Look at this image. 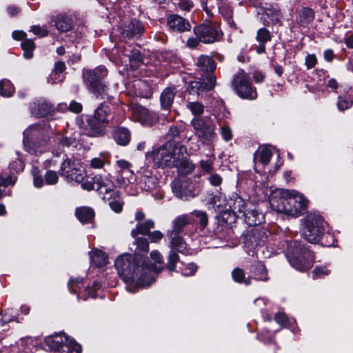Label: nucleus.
<instances>
[{
    "mask_svg": "<svg viewBox=\"0 0 353 353\" xmlns=\"http://www.w3.org/2000/svg\"><path fill=\"white\" fill-rule=\"evenodd\" d=\"M114 265L125 283H134L137 287L142 288L150 286L162 270L156 265H148L145 259L139 254H121L117 258Z\"/></svg>",
    "mask_w": 353,
    "mask_h": 353,
    "instance_id": "1",
    "label": "nucleus"
},
{
    "mask_svg": "<svg viewBox=\"0 0 353 353\" xmlns=\"http://www.w3.org/2000/svg\"><path fill=\"white\" fill-rule=\"evenodd\" d=\"M154 163L161 168H176L185 174L192 172L194 164L188 159L187 148L179 143L167 141L148 154Z\"/></svg>",
    "mask_w": 353,
    "mask_h": 353,
    "instance_id": "2",
    "label": "nucleus"
},
{
    "mask_svg": "<svg viewBox=\"0 0 353 353\" xmlns=\"http://www.w3.org/2000/svg\"><path fill=\"white\" fill-rule=\"evenodd\" d=\"M270 203L275 211L296 217L306 209L308 201L296 190H281L273 194Z\"/></svg>",
    "mask_w": 353,
    "mask_h": 353,
    "instance_id": "3",
    "label": "nucleus"
},
{
    "mask_svg": "<svg viewBox=\"0 0 353 353\" xmlns=\"http://www.w3.org/2000/svg\"><path fill=\"white\" fill-rule=\"evenodd\" d=\"M49 130L45 125L34 124L30 125L23 132V145L25 150L37 155L46 150L50 140Z\"/></svg>",
    "mask_w": 353,
    "mask_h": 353,
    "instance_id": "4",
    "label": "nucleus"
},
{
    "mask_svg": "<svg viewBox=\"0 0 353 353\" xmlns=\"http://www.w3.org/2000/svg\"><path fill=\"white\" fill-rule=\"evenodd\" d=\"M287 257L291 265L299 271H305L313 264V254L296 241L290 243Z\"/></svg>",
    "mask_w": 353,
    "mask_h": 353,
    "instance_id": "5",
    "label": "nucleus"
},
{
    "mask_svg": "<svg viewBox=\"0 0 353 353\" xmlns=\"http://www.w3.org/2000/svg\"><path fill=\"white\" fill-rule=\"evenodd\" d=\"M325 225L320 215L315 213L308 214L305 218L303 237L311 243H316L325 232Z\"/></svg>",
    "mask_w": 353,
    "mask_h": 353,
    "instance_id": "6",
    "label": "nucleus"
},
{
    "mask_svg": "<svg viewBox=\"0 0 353 353\" xmlns=\"http://www.w3.org/2000/svg\"><path fill=\"white\" fill-rule=\"evenodd\" d=\"M190 125L194 134L203 144H210L216 138L215 125L208 117H195Z\"/></svg>",
    "mask_w": 353,
    "mask_h": 353,
    "instance_id": "7",
    "label": "nucleus"
},
{
    "mask_svg": "<svg viewBox=\"0 0 353 353\" xmlns=\"http://www.w3.org/2000/svg\"><path fill=\"white\" fill-rule=\"evenodd\" d=\"M107 70L104 66H99L94 70H88L83 72V78L88 88L97 95H107V86L101 80L106 77Z\"/></svg>",
    "mask_w": 353,
    "mask_h": 353,
    "instance_id": "8",
    "label": "nucleus"
},
{
    "mask_svg": "<svg viewBox=\"0 0 353 353\" xmlns=\"http://www.w3.org/2000/svg\"><path fill=\"white\" fill-rule=\"evenodd\" d=\"M46 343L51 349L59 350L61 353H81V346L64 334L48 336Z\"/></svg>",
    "mask_w": 353,
    "mask_h": 353,
    "instance_id": "9",
    "label": "nucleus"
},
{
    "mask_svg": "<svg viewBox=\"0 0 353 353\" xmlns=\"http://www.w3.org/2000/svg\"><path fill=\"white\" fill-rule=\"evenodd\" d=\"M232 85L241 97L248 99H254L256 98V91L252 88L248 74L243 70H239L235 74Z\"/></svg>",
    "mask_w": 353,
    "mask_h": 353,
    "instance_id": "10",
    "label": "nucleus"
},
{
    "mask_svg": "<svg viewBox=\"0 0 353 353\" xmlns=\"http://www.w3.org/2000/svg\"><path fill=\"white\" fill-rule=\"evenodd\" d=\"M61 174L68 180L81 183L85 176V171L74 160L66 159L61 165Z\"/></svg>",
    "mask_w": 353,
    "mask_h": 353,
    "instance_id": "11",
    "label": "nucleus"
},
{
    "mask_svg": "<svg viewBox=\"0 0 353 353\" xmlns=\"http://www.w3.org/2000/svg\"><path fill=\"white\" fill-rule=\"evenodd\" d=\"M194 33L201 42L212 43L219 41L221 33L218 28L212 25H200L194 28Z\"/></svg>",
    "mask_w": 353,
    "mask_h": 353,
    "instance_id": "12",
    "label": "nucleus"
},
{
    "mask_svg": "<svg viewBox=\"0 0 353 353\" xmlns=\"http://www.w3.org/2000/svg\"><path fill=\"white\" fill-rule=\"evenodd\" d=\"M174 195L183 200H189L194 196L193 185L191 181L187 178H176L171 183Z\"/></svg>",
    "mask_w": 353,
    "mask_h": 353,
    "instance_id": "13",
    "label": "nucleus"
},
{
    "mask_svg": "<svg viewBox=\"0 0 353 353\" xmlns=\"http://www.w3.org/2000/svg\"><path fill=\"white\" fill-rule=\"evenodd\" d=\"M268 232L261 227L254 228L248 232L245 236V245L254 249L263 245L268 239Z\"/></svg>",
    "mask_w": 353,
    "mask_h": 353,
    "instance_id": "14",
    "label": "nucleus"
},
{
    "mask_svg": "<svg viewBox=\"0 0 353 353\" xmlns=\"http://www.w3.org/2000/svg\"><path fill=\"white\" fill-rule=\"evenodd\" d=\"M216 78L213 74H209L203 82L193 81L190 82L187 91L190 95H199L205 91L210 90L215 86Z\"/></svg>",
    "mask_w": 353,
    "mask_h": 353,
    "instance_id": "15",
    "label": "nucleus"
},
{
    "mask_svg": "<svg viewBox=\"0 0 353 353\" xmlns=\"http://www.w3.org/2000/svg\"><path fill=\"white\" fill-rule=\"evenodd\" d=\"M273 148L268 145L260 146L254 154V170L261 172L262 168L268 165L273 154Z\"/></svg>",
    "mask_w": 353,
    "mask_h": 353,
    "instance_id": "16",
    "label": "nucleus"
},
{
    "mask_svg": "<svg viewBox=\"0 0 353 353\" xmlns=\"http://www.w3.org/2000/svg\"><path fill=\"white\" fill-rule=\"evenodd\" d=\"M132 112L134 119L143 125L150 126L158 121L156 114L150 112L148 110L142 106L134 107Z\"/></svg>",
    "mask_w": 353,
    "mask_h": 353,
    "instance_id": "17",
    "label": "nucleus"
},
{
    "mask_svg": "<svg viewBox=\"0 0 353 353\" xmlns=\"http://www.w3.org/2000/svg\"><path fill=\"white\" fill-rule=\"evenodd\" d=\"M227 208L225 210L230 211L237 218H242V216H245V203L236 194H232L228 199Z\"/></svg>",
    "mask_w": 353,
    "mask_h": 353,
    "instance_id": "18",
    "label": "nucleus"
},
{
    "mask_svg": "<svg viewBox=\"0 0 353 353\" xmlns=\"http://www.w3.org/2000/svg\"><path fill=\"white\" fill-rule=\"evenodd\" d=\"M105 124L96 118L89 117L83 128V133L88 137H97L105 134Z\"/></svg>",
    "mask_w": 353,
    "mask_h": 353,
    "instance_id": "19",
    "label": "nucleus"
},
{
    "mask_svg": "<svg viewBox=\"0 0 353 353\" xmlns=\"http://www.w3.org/2000/svg\"><path fill=\"white\" fill-rule=\"evenodd\" d=\"M93 181L96 185V189L101 194H107L113 192L112 194H116L114 192V185L112 181L108 175H96Z\"/></svg>",
    "mask_w": 353,
    "mask_h": 353,
    "instance_id": "20",
    "label": "nucleus"
},
{
    "mask_svg": "<svg viewBox=\"0 0 353 353\" xmlns=\"http://www.w3.org/2000/svg\"><path fill=\"white\" fill-rule=\"evenodd\" d=\"M251 205L248 209L245 211V216H242L244 218L245 221L250 226L258 225L264 221V215L262 212H259L252 208Z\"/></svg>",
    "mask_w": 353,
    "mask_h": 353,
    "instance_id": "21",
    "label": "nucleus"
},
{
    "mask_svg": "<svg viewBox=\"0 0 353 353\" xmlns=\"http://www.w3.org/2000/svg\"><path fill=\"white\" fill-rule=\"evenodd\" d=\"M168 25L174 31L183 32L190 28V24L183 17L179 15H171L168 19Z\"/></svg>",
    "mask_w": 353,
    "mask_h": 353,
    "instance_id": "22",
    "label": "nucleus"
},
{
    "mask_svg": "<svg viewBox=\"0 0 353 353\" xmlns=\"http://www.w3.org/2000/svg\"><path fill=\"white\" fill-rule=\"evenodd\" d=\"M157 183V177L152 175L150 171H145L141 174L138 181L141 188L147 191L154 189Z\"/></svg>",
    "mask_w": 353,
    "mask_h": 353,
    "instance_id": "23",
    "label": "nucleus"
},
{
    "mask_svg": "<svg viewBox=\"0 0 353 353\" xmlns=\"http://www.w3.org/2000/svg\"><path fill=\"white\" fill-rule=\"evenodd\" d=\"M196 66L199 70L203 72L211 73L215 70L216 63L210 57L207 55H201L198 58Z\"/></svg>",
    "mask_w": 353,
    "mask_h": 353,
    "instance_id": "24",
    "label": "nucleus"
},
{
    "mask_svg": "<svg viewBox=\"0 0 353 353\" xmlns=\"http://www.w3.org/2000/svg\"><path fill=\"white\" fill-rule=\"evenodd\" d=\"M75 214L82 223H91L94 218V212L93 210L89 207L77 208L75 211Z\"/></svg>",
    "mask_w": 353,
    "mask_h": 353,
    "instance_id": "25",
    "label": "nucleus"
},
{
    "mask_svg": "<svg viewBox=\"0 0 353 353\" xmlns=\"http://www.w3.org/2000/svg\"><path fill=\"white\" fill-rule=\"evenodd\" d=\"M113 138L116 143L121 145H126L130 140V133L125 128H118L113 131Z\"/></svg>",
    "mask_w": 353,
    "mask_h": 353,
    "instance_id": "26",
    "label": "nucleus"
},
{
    "mask_svg": "<svg viewBox=\"0 0 353 353\" xmlns=\"http://www.w3.org/2000/svg\"><path fill=\"white\" fill-rule=\"evenodd\" d=\"M90 257L92 264L97 267H102L105 265L107 264L108 261V255L98 249L93 250L90 253Z\"/></svg>",
    "mask_w": 353,
    "mask_h": 353,
    "instance_id": "27",
    "label": "nucleus"
},
{
    "mask_svg": "<svg viewBox=\"0 0 353 353\" xmlns=\"http://www.w3.org/2000/svg\"><path fill=\"white\" fill-rule=\"evenodd\" d=\"M109 165V154L101 152L99 156L93 157L89 162V167L92 169H101L105 165Z\"/></svg>",
    "mask_w": 353,
    "mask_h": 353,
    "instance_id": "28",
    "label": "nucleus"
},
{
    "mask_svg": "<svg viewBox=\"0 0 353 353\" xmlns=\"http://www.w3.org/2000/svg\"><path fill=\"white\" fill-rule=\"evenodd\" d=\"M168 236L171 239V245L174 249L182 253H184L186 251L187 244L182 238L179 236V234H176L174 232H169Z\"/></svg>",
    "mask_w": 353,
    "mask_h": 353,
    "instance_id": "29",
    "label": "nucleus"
},
{
    "mask_svg": "<svg viewBox=\"0 0 353 353\" xmlns=\"http://www.w3.org/2000/svg\"><path fill=\"white\" fill-rule=\"evenodd\" d=\"M154 227V223L152 220H148L143 223H139L137 225L136 228L131 231V235L135 237L139 234H150V230Z\"/></svg>",
    "mask_w": 353,
    "mask_h": 353,
    "instance_id": "30",
    "label": "nucleus"
},
{
    "mask_svg": "<svg viewBox=\"0 0 353 353\" xmlns=\"http://www.w3.org/2000/svg\"><path fill=\"white\" fill-rule=\"evenodd\" d=\"M175 97V92L170 88H165L161 95V105L164 109H168L170 108L174 98Z\"/></svg>",
    "mask_w": 353,
    "mask_h": 353,
    "instance_id": "31",
    "label": "nucleus"
},
{
    "mask_svg": "<svg viewBox=\"0 0 353 353\" xmlns=\"http://www.w3.org/2000/svg\"><path fill=\"white\" fill-rule=\"evenodd\" d=\"M110 113V108L108 105L101 104L94 111L92 118H96L99 122H102L104 124L108 123V116Z\"/></svg>",
    "mask_w": 353,
    "mask_h": 353,
    "instance_id": "32",
    "label": "nucleus"
},
{
    "mask_svg": "<svg viewBox=\"0 0 353 353\" xmlns=\"http://www.w3.org/2000/svg\"><path fill=\"white\" fill-rule=\"evenodd\" d=\"M116 165H117V168H119V170H118L119 172H123L126 170L130 174V175H131L129 179H128V183H132L134 181H137V179L134 177V173L133 170H132V169H131L132 164L130 162H128L124 159H120V160H117L116 161Z\"/></svg>",
    "mask_w": 353,
    "mask_h": 353,
    "instance_id": "33",
    "label": "nucleus"
},
{
    "mask_svg": "<svg viewBox=\"0 0 353 353\" xmlns=\"http://www.w3.org/2000/svg\"><path fill=\"white\" fill-rule=\"evenodd\" d=\"M57 29L60 32H67L72 27V19L67 17H59L55 21Z\"/></svg>",
    "mask_w": 353,
    "mask_h": 353,
    "instance_id": "34",
    "label": "nucleus"
},
{
    "mask_svg": "<svg viewBox=\"0 0 353 353\" xmlns=\"http://www.w3.org/2000/svg\"><path fill=\"white\" fill-rule=\"evenodd\" d=\"M51 108L52 106L49 103L43 101L37 106L32 108V113L38 117H45L50 112Z\"/></svg>",
    "mask_w": 353,
    "mask_h": 353,
    "instance_id": "35",
    "label": "nucleus"
},
{
    "mask_svg": "<svg viewBox=\"0 0 353 353\" xmlns=\"http://www.w3.org/2000/svg\"><path fill=\"white\" fill-rule=\"evenodd\" d=\"M189 223L190 219L187 215H181L174 220L173 230L171 232H174L176 234H179Z\"/></svg>",
    "mask_w": 353,
    "mask_h": 353,
    "instance_id": "36",
    "label": "nucleus"
},
{
    "mask_svg": "<svg viewBox=\"0 0 353 353\" xmlns=\"http://www.w3.org/2000/svg\"><path fill=\"white\" fill-rule=\"evenodd\" d=\"M186 108L195 117L201 115L203 113L205 109V106L201 102L190 101L189 100L186 103Z\"/></svg>",
    "mask_w": 353,
    "mask_h": 353,
    "instance_id": "37",
    "label": "nucleus"
},
{
    "mask_svg": "<svg viewBox=\"0 0 353 353\" xmlns=\"http://www.w3.org/2000/svg\"><path fill=\"white\" fill-rule=\"evenodd\" d=\"M299 20L300 23L303 26L307 25L314 19V12L309 8H303L299 12Z\"/></svg>",
    "mask_w": 353,
    "mask_h": 353,
    "instance_id": "38",
    "label": "nucleus"
},
{
    "mask_svg": "<svg viewBox=\"0 0 353 353\" xmlns=\"http://www.w3.org/2000/svg\"><path fill=\"white\" fill-rule=\"evenodd\" d=\"M21 48L23 50V56L26 59H29L33 57L32 52L35 48V45L32 39H25L21 43Z\"/></svg>",
    "mask_w": 353,
    "mask_h": 353,
    "instance_id": "39",
    "label": "nucleus"
},
{
    "mask_svg": "<svg viewBox=\"0 0 353 353\" xmlns=\"http://www.w3.org/2000/svg\"><path fill=\"white\" fill-rule=\"evenodd\" d=\"M14 92L13 85L9 80L5 79L0 81V92L3 97H11Z\"/></svg>",
    "mask_w": 353,
    "mask_h": 353,
    "instance_id": "40",
    "label": "nucleus"
},
{
    "mask_svg": "<svg viewBox=\"0 0 353 353\" xmlns=\"http://www.w3.org/2000/svg\"><path fill=\"white\" fill-rule=\"evenodd\" d=\"M227 200L224 195L221 193L218 195L213 196L210 198V202L215 205L219 209H228L227 208Z\"/></svg>",
    "mask_w": 353,
    "mask_h": 353,
    "instance_id": "41",
    "label": "nucleus"
},
{
    "mask_svg": "<svg viewBox=\"0 0 353 353\" xmlns=\"http://www.w3.org/2000/svg\"><path fill=\"white\" fill-rule=\"evenodd\" d=\"M197 265L193 263H182L180 268L181 272L183 276H190L194 274L197 270Z\"/></svg>",
    "mask_w": 353,
    "mask_h": 353,
    "instance_id": "42",
    "label": "nucleus"
},
{
    "mask_svg": "<svg viewBox=\"0 0 353 353\" xmlns=\"http://www.w3.org/2000/svg\"><path fill=\"white\" fill-rule=\"evenodd\" d=\"M254 274L256 277V279L266 281L268 280V277L267 275V270L265 265L261 263H259L255 268Z\"/></svg>",
    "mask_w": 353,
    "mask_h": 353,
    "instance_id": "43",
    "label": "nucleus"
},
{
    "mask_svg": "<svg viewBox=\"0 0 353 353\" xmlns=\"http://www.w3.org/2000/svg\"><path fill=\"white\" fill-rule=\"evenodd\" d=\"M233 279L239 283H243L245 285H249L250 281L249 279H245L243 271L240 268H235L232 272Z\"/></svg>",
    "mask_w": 353,
    "mask_h": 353,
    "instance_id": "44",
    "label": "nucleus"
},
{
    "mask_svg": "<svg viewBox=\"0 0 353 353\" xmlns=\"http://www.w3.org/2000/svg\"><path fill=\"white\" fill-rule=\"evenodd\" d=\"M352 104L353 101L350 98L340 97L339 98L337 106L339 110L343 111L350 108Z\"/></svg>",
    "mask_w": 353,
    "mask_h": 353,
    "instance_id": "45",
    "label": "nucleus"
},
{
    "mask_svg": "<svg viewBox=\"0 0 353 353\" xmlns=\"http://www.w3.org/2000/svg\"><path fill=\"white\" fill-rule=\"evenodd\" d=\"M45 180L48 185H54L58 182L59 176L55 171L48 170L45 174Z\"/></svg>",
    "mask_w": 353,
    "mask_h": 353,
    "instance_id": "46",
    "label": "nucleus"
},
{
    "mask_svg": "<svg viewBox=\"0 0 353 353\" xmlns=\"http://www.w3.org/2000/svg\"><path fill=\"white\" fill-rule=\"evenodd\" d=\"M193 214L199 219V223L201 228H204L208 222L207 214L203 211H194Z\"/></svg>",
    "mask_w": 353,
    "mask_h": 353,
    "instance_id": "47",
    "label": "nucleus"
},
{
    "mask_svg": "<svg viewBox=\"0 0 353 353\" xmlns=\"http://www.w3.org/2000/svg\"><path fill=\"white\" fill-rule=\"evenodd\" d=\"M256 39L261 43H265L270 39L269 31L265 28H260L257 32Z\"/></svg>",
    "mask_w": 353,
    "mask_h": 353,
    "instance_id": "48",
    "label": "nucleus"
},
{
    "mask_svg": "<svg viewBox=\"0 0 353 353\" xmlns=\"http://www.w3.org/2000/svg\"><path fill=\"white\" fill-rule=\"evenodd\" d=\"M180 135V130L179 129L174 125H172L167 134H166V139H168V141L173 142L172 141H174L176 138H178Z\"/></svg>",
    "mask_w": 353,
    "mask_h": 353,
    "instance_id": "49",
    "label": "nucleus"
},
{
    "mask_svg": "<svg viewBox=\"0 0 353 353\" xmlns=\"http://www.w3.org/2000/svg\"><path fill=\"white\" fill-rule=\"evenodd\" d=\"M125 55L128 57L132 67L137 68L138 64L142 61V56L139 52H134L133 55L128 54Z\"/></svg>",
    "mask_w": 353,
    "mask_h": 353,
    "instance_id": "50",
    "label": "nucleus"
},
{
    "mask_svg": "<svg viewBox=\"0 0 353 353\" xmlns=\"http://www.w3.org/2000/svg\"><path fill=\"white\" fill-rule=\"evenodd\" d=\"M31 32H32L34 34L43 37H46L48 34V30L46 26H32L30 29Z\"/></svg>",
    "mask_w": 353,
    "mask_h": 353,
    "instance_id": "51",
    "label": "nucleus"
},
{
    "mask_svg": "<svg viewBox=\"0 0 353 353\" xmlns=\"http://www.w3.org/2000/svg\"><path fill=\"white\" fill-rule=\"evenodd\" d=\"M220 13L225 18H230L232 14V9L225 2H222L219 6Z\"/></svg>",
    "mask_w": 353,
    "mask_h": 353,
    "instance_id": "52",
    "label": "nucleus"
},
{
    "mask_svg": "<svg viewBox=\"0 0 353 353\" xmlns=\"http://www.w3.org/2000/svg\"><path fill=\"white\" fill-rule=\"evenodd\" d=\"M10 168L11 170L19 172L23 171L24 168V163L21 159L17 158L15 161L10 163Z\"/></svg>",
    "mask_w": 353,
    "mask_h": 353,
    "instance_id": "53",
    "label": "nucleus"
},
{
    "mask_svg": "<svg viewBox=\"0 0 353 353\" xmlns=\"http://www.w3.org/2000/svg\"><path fill=\"white\" fill-rule=\"evenodd\" d=\"M109 205L110 208L117 213H119L123 209V202L119 199H113L110 201Z\"/></svg>",
    "mask_w": 353,
    "mask_h": 353,
    "instance_id": "54",
    "label": "nucleus"
},
{
    "mask_svg": "<svg viewBox=\"0 0 353 353\" xmlns=\"http://www.w3.org/2000/svg\"><path fill=\"white\" fill-rule=\"evenodd\" d=\"M221 135L225 141L232 140L233 137L230 128L227 125L221 127Z\"/></svg>",
    "mask_w": 353,
    "mask_h": 353,
    "instance_id": "55",
    "label": "nucleus"
},
{
    "mask_svg": "<svg viewBox=\"0 0 353 353\" xmlns=\"http://www.w3.org/2000/svg\"><path fill=\"white\" fill-rule=\"evenodd\" d=\"M137 250L141 252H148V242L146 239L140 237L136 241Z\"/></svg>",
    "mask_w": 353,
    "mask_h": 353,
    "instance_id": "56",
    "label": "nucleus"
},
{
    "mask_svg": "<svg viewBox=\"0 0 353 353\" xmlns=\"http://www.w3.org/2000/svg\"><path fill=\"white\" fill-rule=\"evenodd\" d=\"M179 261V256L175 253H172L169 256L168 268L170 272L175 270V264Z\"/></svg>",
    "mask_w": 353,
    "mask_h": 353,
    "instance_id": "57",
    "label": "nucleus"
},
{
    "mask_svg": "<svg viewBox=\"0 0 353 353\" xmlns=\"http://www.w3.org/2000/svg\"><path fill=\"white\" fill-rule=\"evenodd\" d=\"M330 273V270L323 266L316 267L313 271L314 278L321 277L323 276L327 275Z\"/></svg>",
    "mask_w": 353,
    "mask_h": 353,
    "instance_id": "58",
    "label": "nucleus"
},
{
    "mask_svg": "<svg viewBox=\"0 0 353 353\" xmlns=\"http://www.w3.org/2000/svg\"><path fill=\"white\" fill-rule=\"evenodd\" d=\"M317 62V59L314 54L307 55L305 57V66L307 69H311L315 66Z\"/></svg>",
    "mask_w": 353,
    "mask_h": 353,
    "instance_id": "59",
    "label": "nucleus"
},
{
    "mask_svg": "<svg viewBox=\"0 0 353 353\" xmlns=\"http://www.w3.org/2000/svg\"><path fill=\"white\" fill-rule=\"evenodd\" d=\"M82 283L81 279H76L74 280H70L68 283V288L72 293H76L77 289L80 288V285Z\"/></svg>",
    "mask_w": 353,
    "mask_h": 353,
    "instance_id": "60",
    "label": "nucleus"
},
{
    "mask_svg": "<svg viewBox=\"0 0 353 353\" xmlns=\"http://www.w3.org/2000/svg\"><path fill=\"white\" fill-rule=\"evenodd\" d=\"M65 69V65L62 61H59L55 63L54 70L51 73V78L53 77V76L58 75L59 74L62 73Z\"/></svg>",
    "mask_w": 353,
    "mask_h": 353,
    "instance_id": "61",
    "label": "nucleus"
},
{
    "mask_svg": "<svg viewBox=\"0 0 353 353\" xmlns=\"http://www.w3.org/2000/svg\"><path fill=\"white\" fill-rule=\"evenodd\" d=\"M274 319L277 323L282 326H286L288 325L287 316L283 313H277L274 316Z\"/></svg>",
    "mask_w": 353,
    "mask_h": 353,
    "instance_id": "62",
    "label": "nucleus"
},
{
    "mask_svg": "<svg viewBox=\"0 0 353 353\" xmlns=\"http://www.w3.org/2000/svg\"><path fill=\"white\" fill-rule=\"evenodd\" d=\"M132 25L133 26L132 32V36L136 35V34H139L143 32V28L142 27L141 23L139 21H132Z\"/></svg>",
    "mask_w": 353,
    "mask_h": 353,
    "instance_id": "63",
    "label": "nucleus"
},
{
    "mask_svg": "<svg viewBox=\"0 0 353 353\" xmlns=\"http://www.w3.org/2000/svg\"><path fill=\"white\" fill-rule=\"evenodd\" d=\"M208 180H209L210 183H211V185H212L214 186H218L222 183V178L218 174H214L211 175L208 178Z\"/></svg>",
    "mask_w": 353,
    "mask_h": 353,
    "instance_id": "64",
    "label": "nucleus"
}]
</instances>
